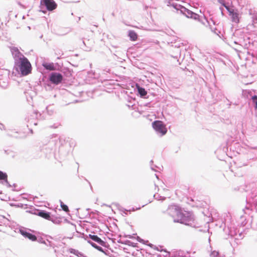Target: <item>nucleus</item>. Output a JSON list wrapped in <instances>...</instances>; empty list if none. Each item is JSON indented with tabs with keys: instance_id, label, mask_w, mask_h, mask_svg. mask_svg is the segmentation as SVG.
I'll list each match as a JSON object with an SVG mask.
<instances>
[{
	"instance_id": "11",
	"label": "nucleus",
	"mask_w": 257,
	"mask_h": 257,
	"mask_svg": "<svg viewBox=\"0 0 257 257\" xmlns=\"http://www.w3.org/2000/svg\"><path fill=\"white\" fill-rule=\"evenodd\" d=\"M136 87H137V88L138 89V91L139 93V94L142 96H144L145 95H147V91H146V90L145 89V88H142L141 87H140L139 85L137 84L136 85Z\"/></svg>"
},
{
	"instance_id": "8",
	"label": "nucleus",
	"mask_w": 257,
	"mask_h": 257,
	"mask_svg": "<svg viewBox=\"0 0 257 257\" xmlns=\"http://www.w3.org/2000/svg\"><path fill=\"white\" fill-rule=\"evenodd\" d=\"M89 238H90L91 239L94 240V241L97 242L101 245L104 246L105 244V242L103 241L100 238H99L98 236L95 235H92L89 234Z\"/></svg>"
},
{
	"instance_id": "3",
	"label": "nucleus",
	"mask_w": 257,
	"mask_h": 257,
	"mask_svg": "<svg viewBox=\"0 0 257 257\" xmlns=\"http://www.w3.org/2000/svg\"><path fill=\"white\" fill-rule=\"evenodd\" d=\"M152 127L158 133L161 135L164 136L167 132V128L166 125L160 120H156L152 123Z\"/></svg>"
},
{
	"instance_id": "1",
	"label": "nucleus",
	"mask_w": 257,
	"mask_h": 257,
	"mask_svg": "<svg viewBox=\"0 0 257 257\" xmlns=\"http://www.w3.org/2000/svg\"><path fill=\"white\" fill-rule=\"evenodd\" d=\"M17 51L19 56H18V60H16V64L19 67L21 74L24 76L27 75L31 72V64L26 57L18 50Z\"/></svg>"
},
{
	"instance_id": "7",
	"label": "nucleus",
	"mask_w": 257,
	"mask_h": 257,
	"mask_svg": "<svg viewBox=\"0 0 257 257\" xmlns=\"http://www.w3.org/2000/svg\"><path fill=\"white\" fill-rule=\"evenodd\" d=\"M20 232L25 237L29 238L32 241H36L37 240V237L35 235L22 230H20Z\"/></svg>"
},
{
	"instance_id": "15",
	"label": "nucleus",
	"mask_w": 257,
	"mask_h": 257,
	"mask_svg": "<svg viewBox=\"0 0 257 257\" xmlns=\"http://www.w3.org/2000/svg\"><path fill=\"white\" fill-rule=\"evenodd\" d=\"M88 242L92 246H93L94 248L97 249V250H99V251H102V249L101 247L97 245L95 243L90 241H88Z\"/></svg>"
},
{
	"instance_id": "13",
	"label": "nucleus",
	"mask_w": 257,
	"mask_h": 257,
	"mask_svg": "<svg viewBox=\"0 0 257 257\" xmlns=\"http://www.w3.org/2000/svg\"><path fill=\"white\" fill-rule=\"evenodd\" d=\"M43 66L47 70H54L55 69L53 63H44Z\"/></svg>"
},
{
	"instance_id": "2",
	"label": "nucleus",
	"mask_w": 257,
	"mask_h": 257,
	"mask_svg": "<svg viewBox=\"0 0 257 257\" xmlns=\"http://www.w3.org/2000/svg\"><path fill=\"white\" fill-rule=\"evenodd\" d=\"M168 211V214L173 219L174 221L179 223L183 214L181 209L177 206H171L169 208Z\"/></svg>"
},
{
	"instance_id": "5",
	"label": "nucleus",
	"mask_w": 257,
	"mask_h": 257,
	"mask_svg": "<svg viewBox=\"0 0 257 257\" xmlns=\"http://www.w3.org/2000/svg\"><path fill=\"white\" fill-rule=\"evenodd\" d=\"M40 5L46 7L49 11H52L57 8V5L54 0H41Z\"/></svg>"
},
{
	"instance_id": "12",
	"label": "nucleus",
	"mask_w": 257,
	"mask_h": 257,
	"mask_svg": "<svg viewBox=\"0 0 257 257\" xmlns=\"http://www.w3.org/2000/svg\"><path fill=\"white\" fill-rule=\"evenodd\" d=\"M230 14H231V18L232 21L236 23H238L239 22L238 14L236 13H233V12H232Z\"/></svg>"
},
{
	"instance_id": "18",
	"label": "nucleus",
	"mask_w": 257,
	"mask_h": 257,
	"mask_svg": "<svg viewBox=\"0 0 257 257\" xmlns=\"http://www.w3.org/2000/svg\"><path fill=\"white\" fill-rule=\"evenodd\" d=\"M255 24H257V17L254 18L252 21V25H255Z\"/></svg>"
},
{
	"instance_id": "10",
	"label": "nucleus",
	"mask_w": 257,
	"mask_h": 257,
	"mask_svg": "<svg viewBox=\"0 0 257 257\" xmlns=\"http://www.w3.org/2000/svg\"><path fill=\"white\" fill-rule=\"evenodd\" d=\"M128 36L132 41H135L138 39V35L134 31H130L128 32Z\"/></svg>"
},
{
	"instance_id": "4",
	"label": "nucleus",
	"mask_w": 257,
	"mask_h": 257,
	"mask_svg": "<svg viewBox=\"0 0 257 257\" xmlns=\"http://www.w3.org/2000/svg\"><path fill=\"white\" fill-rule=\"evenodd\" d=\"M194 221V217L192 213L187 212L183 213L179 223L187 225H191Z\"/></svg>"
},
{
	"instance_id": "14",
	"label": "nucleus",
	"mask_w": 257,
	"mask_h": 257,
	"mask_svg": "<svg viewBox=\"0 0 257 257\" xmlns=\"http://www.w3.org/2000/svg\"><path fill=\"white\" fill-rule=\"evenodd\" d=\"M0 181H8V175L6 173L0 171Z\"/></svg>"
},
{
	"instance_id": "9",
	"label": "nucleus",
	"mask_w": 257,
	"mask_h": 257,
	"mask_svg": "<svg viewBox=\"0 0 257 257\" xmlns=\"http://www.w3.org/2000/svg\"><path fill=\"white\" fill-rule=\"evenodd\" d=\"M38 215L48 220H51L50 213L45 211H41L38 213Z\"/></svg>"
},
{
	"instance_id": "6",
	"label": "nucleus",
	"mask_w": 257,
	"mask_h": 257,
	"mask_svg": "<svg viewBox=\"0 0 257 257\" xmlns=\"http://www.w3.org/2000/svg\"><path fill=\"white\" fill-rule=\"evenodd\" d=\"M62 79V75L59 73H52L50 76V80L55 84L60 83Z\"/></svg>"
},
{
	"instance_id": "16",
	"label": "nucleus",
	"mask_w": 257,
	"mask_h": 257,
	"mask_svg": "<svg viewBox=\"0 0 257 257\" xmlns=\"http://www.w3.org/2000/svg\"><path fill=\"white\" fill-rule=\"evenodd\" d=\"M61 207L62 209L64 211H65L66 212H68L69 211L68 207L66 205L63 204L62 202H61Z\"/></svg>"
},
{
	"instance_id": "17",
	"label": "nucleus",
	"mask_w": 257,
	"mask_h": 257,
	"mask_svg": "<svg viewBox=\"0 0 257 257\" xmlns=\"http://www.w3.org/2000/svg\"><path fill=\"white\" fill-rule=\"evenodd\" d=\"M251 99L253 103L255 104V108L257 109V96L254 95L252 97Z\"/></svg>"
},
{
	"instance_id": "19",
	"label": "nucleus",
	"mask_w": 257,
	"mask_h": 257,
	"mask_svg": "<svg viewBox=\"0 0 257 257\" xmlns=\"http://www.w3.org/2000/svg\"><path fill=\"white\" fill-rule=\"evenodd\" d=\"M225 8L228 10V11L231 13L232 12H233L232 10H231L228 7L226 6H224Z\"/></svg>"
}]
</instances>
